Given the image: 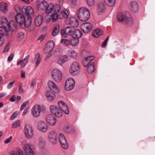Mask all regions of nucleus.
Instances as JSON below:
<instances>
[{"label":"nucleus","mask_w":155,"mask_h":155,"mask_svg":"<svg viewBox=\"0 0 155 155\" xmlns=\"http://www.w3.org/2000/svg\"><path fill=\"white\" fill-rule=\"evenodd\" d=\"M77 15L78 19L81 21H85L88 20L90 16L89 10L85 7L79 8L78 10Z\"/></svg>","instance_id":"1"},{"label":"nucleus","mask_w":155,"mask_h":155,"mask_svg":"<svg viewBox=\"0 0 155 155\" xmlns=\"http://www.w3.org/2000/svg\"><path fill=\"white\" fill-rule=\"evenodd\" d=\"M60 16L67 18H68V14L67 11L66 10L61 11L59 15Z\"/></svg>","instance_id":"40"},{"label":"nucleus","mask_w":155,"mask_h":155,"mask_svg":"<svg viewBox=\"0 0 155 155\" xmlns=\"http://www.w3.org/2000/svg\"><path fill=\"white\" fill-rule=\"evenodd\" d=\"M46 97L48 100L52 101L55 95L54 93L51 92H48L46 94Z\"/></svg>","instance_id":"36"},{"label":"nucleus","mask_w":155,"mask_h":155,"mask_svg":"<svg viewBox=\"0 0 155 155\" xmlns=\"http://www.w3.org/2000/svg\"><path fill=\"white\" fill-rule=\"evenodd\" d=\"M87 70L89 73H92L94 71V63L91 62L87 66Z\"/></svg>","instance_id":"35"},{"label":"nucleus","mask_w":155,"mask_h":155,"mask_svg":"<svg viewBox=\"0 0 155 155\" xmlns=\"http://www.w3.org/2000/svg\"><path fill=\"white\" fill-rule=\"evenodd\" d=\"M4 41V38L3 37L0 35V47L3 45Z\"/></svg>","instance_id":"54"},{"label":"nucleus","mask_w":155,"mask_h":155,"mask_svg":"<svg viewBox=\"0 0 155 155\" xmlns=\"http://www.w3.org/2000/svg\"><path fill=\"white\" fill-rule=\"evenodd\" d=\"M45 107L43 105L38 104L35 105L32 108L31 112L33 117L35 118L39 117L41 113L43 112L45 110Z\"/></svg>","instance_id":"3"},{"label":"nucleus","mask_w":155,"mask_h":155,"mask_svg":"<svg viewBox=\"0 0 155 155\" xmlns=\"http://www.w3.org/2000/svg\"><path fill=\"white\" fill-rule=\"evenodd\" d=\"M94 58V57L93 56H90L87 57L86 58V59L90 62L92 61Z\"/></svg>","instance_id":"56"},{"label":"nucleus","mask_w":155,"mask_h":155,"mask_svg":"<svg viewBox=\"0 0 155 155\" xmlns=\"http://www.w3.org/2000/svg\"><path fill=\"white\" fill-rule=\"evenodd\" d=\"M48 87L54 91L58 92L59 91V89L56 84L53 81H49L48 83Z\"/></svg>","instance_id":"19"},{"label":"nucleus","mask_w":155,"mask_h":155,"mask_svg":"<svg viewBox=\"0 0 155 155\" xmlns=\"http://www.w3.org/2000/svg\"><path fill=\"white\" fill-rule=\"evenodd\" d=\"M79 70V67L78 64L76 62H74L71 66L69 70L70 73L72 75H75L78 74Z\"/></svg>","instance_id":"12"},{"label":"nucleus","mask_w":155,"mask_h":155,"mask_svg":"<svg viewBox=\"0 0 155 155\" xmlns=\"http://www.w3.org/2000/svg\"><path fill=\"white\" fill-rule=\"evenodd\" d=\"M15 81H14L13 82H11L9 83L8 84V85L7 87L8 89H10L12 87L13 84L15 82Z\"/></svg>","instance_id":"62"},{"label":"nucleus","mask_w":155,"mask_h":155,"mask_svg":"<svg viewBox=\"0 0 155 155\" xmlns=\"http://www.w3.org/2000/svg\"><path fill=\"white\" fill-rule=\"evenodd\" d=\"M104 2L108 6L112 7L115 5V0H104Z\"/></svg>","instance_id":"37"},{"label":"nucleus","mask_w":155,"mask_h":155,"mask_svg":"<svg viewBox=\"0 0 155 155\" xmlns=\"http://www.w3.org/2000/svg\"><path fill=\"white\" fill-rule=\"evenodd\" d=\"M49 140L53 143H55L57 138V134L54 131L50 132L48 135Z\"/></svg>","instance_id":"18"},{"label":"nucleus","mask_w":155,"mask_h":155,"mask_svg":"<svg viewBox=\"0 0 155 155\" xmlns=\"http://www.w3.org/2000/svg\"><path fill=\"white\" fill-rule=\"evenodd\" d=\"M0 34L4 36H5L9 38L11 37L12 34L6 26H0Z\"/></svg>","instance_id":"11"},{"label":"nucleus","mask_w":155,"mask_h":155,"mask_svg":"<svg viewBox=\"0 0 155 155\" xmlns=\"http://www.w3.org/2000/svg\"><path fill=\"white\" fill-rule=\"evenodd\" d=\"M47 53L48 54L46 55V56L45 58V61H46V60L48 59V58H50L52 55V53L51 52H50V53Z\"/></svg>","instance_id":"57"},{"label":"nucleus","mask_w":155,"mask_h":155,"mask_svg":"<svg viewBox=\"0 0 155 155\" xmlns=\"http://www.w3.org/2000/svg\"><path fill=\"white\" fill-rule=\"evenodd\" d=\"M108 37H107L106 39L104 41L102 45V47L105 48L107 45V42L108 40Z\"/></svg>","instance_id":"55"},{"label":"nucleus","mask_w":155,"mask_h":155,"mask_svg":"<svg viewBox=\"0 0 155 155\" xmlns=\"http://www.w3.org/2000/svg\"><path fill=\"white\" fill-rule=\"evenodd\" d=\"M16 98V97L15 95H13L10 99V101L12 102H14L15 101Z\"/></svg>","instance_id":"64"},{"label":"nucleus","mask_w":155,"mask_h":155,"mask_svg":"<svg viewBox=\"0 0 155 155\" xmlns=\"http://www.w3.org/2000/svg\"><path fill=\"white\" fill-rule=\"evenodd\" d=\"M61 43L65 46H68L70 45V41L66 39H63L61 40Z\"/></svg>","instance_id":"43"},{"label":"nucleus","mask_w":155,"mask_h":155,"mask_svg":"<svg viewBox=\"0 0 155 155\" xmlns=\"http://www.w3.org/2000/svg\"><path fill=\"white\" fill-rule=\"evenodd\" d=\"M70 42V45L72 46H75L78 44L79 42V41L78 39L74 38L71 40Z\"/></svg>","instance_id":"41"},{"label":"nucleus","mask_w":155,"mask_h":155,"mask_svg":"<svg viewBox=\"0 0 155 155\" xmlns=\"http://www.w3.org/2000/svg\"><path fill=\"white\" fill-rule=\"evenodd\" d=\"M22 150L20 148H17L15 150H13L10 152V155H19Z\"/></svg>","instance_id":"33"},{"label":"nucleus","mask_w":155,"mask_h":155,"mask_svg":"<svg viewBox=\"0 0 155 155\" xmlns=\"http://www.w3.org/2000/svg\"><path fill=\"white\" fill-rule=\"evenodd\" d=\"M92 24L89 22H85L82 24L81 26V29L85 33L89 32L92 28Z\"/></svg>","instance_id":"14"},{"label":"nucleus","mask_w":155,"mask_h":155,"mask_svg":"<svg viewBox=\"0 0 155 155\" xmlns=\"http://www.w3.org/2000/svg\"><path fill=\"white\" fill-rule=\"evenodd\" d=\"M38 129L41 132L45 133L48 129V126L46 123L44 121H40L38 124Z\"/></svg>","instance_id":"13"},{"label":"nucleus","mask_w":155,"mask_h":155,"mask_svg":"<svg viewBox=\"0 0 155 155\" xmlns=\"http://www.w3.org/2000/svg\"><path fill=\"white\" fill-rule=\"evenodd\" d=\"M103 32L99 28H97L93 31L92 34L93 37L98 38L102 35Z\"/></svg>","instance_id":"28"},{"label":"nucleus","mask_w":155,"mask_h":155,"mask_svg":"<svg viewBox=\"0 0 155 155\" xmlns=\"http://www.w3.org/2000/svg\"><path fill=\"white\" fill-rule=\"evenodd\" d=\"M24 37V33L22 32L19 33L17 36V39L18 41L21 40Z\"/></svg>","instance_id":"49"},{"label":"nucleus","mask_w":155,"mask_h":155,"mask_svg":"<svg viewBox=\"0 0 155 155\" xmlns=\"http://www.w3.org/2000/svg\"><path fill=\"white\" fill-rule=\"evenodd\" d=\"M0 10L3 12H5L7 10V4L5 2L0 3Z\"/></svg>","instance_id":"34"},{"label":"nucleus","mask_w":155,"mask_h":155,"mask_svg":"<svg viewBox=\"0 0 155 155\" xmlns=\"http://www.w3.org/2000/svg\"><path fill=\"white\" fill-rule=\"evenodd\" d=\"M91 63L86 58L83 61V64L85 67L87 66Z\"/></svg>","instance_id":"53"},{"label":"nucleus","mask_w":155,"mask_h":155,"mask_svg":"<svg viewBox=\"0 0 155 155\" xmlns=\"http://www.w3.org/2000/svg\"><path fill=\"white\" fill-rule=\"evenodd\" d=\"M20 144L23 149L25 152L26 155H35L34 152L32 149V145L27 143L25 141H21Z\"/></svg>","instance_id":"6"},{"label":"nucleus","mask_w":155,"mask_h":155,"mask_svg":"<svg viewBox=\"0 0 155 155\" xmlns=\"http://www.w3.org/2000/svg\"><path fill=\"white\" fill-rule=\"evenodd\" d=\"M15 20L20 25L24 24L25 27H28L31 23V19L30 16L26 17L22 14L18 13L15 16Z\"/></svg>","instance_id":"2"},{"label":"nucleus","mask_w":155,"mask_h":155,"mask_svg":"<svg viewBox=\"0 0 155 155\" xmlns=\"http://www.w3.org/2000/svg\"><path fill=\"white\" fill-rule=\"evenodd\" d=\"M43 19V17L41 15H38L36 16L35 20V26L37 27L39 26L41 24Z\"/></svg>","instance_id":"22"},{"label":"nucleus","mask_w":155,"mask_h":155,"mask_svg":"<svg viewBox=\"0 0 155 155\" xmlns=\"http://www.w3.org/2000/svg\"><path fill=\"white\" fill-rule=\"evenodd\" d=\"M51 76L53 79L57 82H60L62 78V74L61 71L56 68L53 69L52 71Z\"/></svg>","instance_id":"7"},{"label":"nucleus","mask_w":155,"mask_h":155,"mask_svg":"<svg viewBox=\"0 0 155 155\" xmlns=\"http://www.w3.org/2000/svg\"><path fill=\"white\" fill-rule=\"evenodd\" d=\"M59 32V25H57L55 26L52 32V35L53 36H55L57 35Z\"/></svg>","instance_id":"38"},{"label":"nucleus","mask_w":155,"mask_h":155,"mask_svg":"<svg viewBox=\"0 0 155 155\" xmlns=\"http://www.w3.org/2000/svg\"><path fill=\"white\" fill-rule=\"evenodd\" d=\"M54 45V42L52 41H50L48 42L46 46L52 50H53Z\"/></svg>","instance_id":"42"},{"label":"nucleus","mask_w":155,"mask_h":155,"mask_svg":"<svg viewBox=\"0 0 155 155\" xmlns=\"http://www.w3.org/2000/svg\"><path fill=\"white\" fill-rule=\"evenodd\" d=\"M2 20H4L5 21H2L1 22L2 23H4L5 22L6 24V26L9 30L11 31L12 34L13 31L15 30L17 27L16 23L13 20H11L8 22L7 18L5 17H3L2 18Z\"/></svg>","instance_id":"8"},{"label":"nucleus","mask_w":155,"mask_h":155,"mask_svg":"<svg viewBox=\"0 0 155 155\" xmlns=\"http://www.w3.org/2000/svg\"><path fill=\"white\" fill-rule=\"evenodd\" d=\"M54 5L52 3L49 4L46 7L45 13L47 14L50 13L54 10Z\"/></svg>","instance_id":"29"},{"label":"nucleus","mask_w":155,"mask_h":155,"mask_svg":"<svg viewBox=\"0 0 155 155\" xmlns=\"http://www.w3.org/2000/svg\"><path fill=\"white\" fill-rule=\"evenodd\" d=\"M12 138V137L10 136L9 138H8L5 140L4 142L5 143L7 144L9 143V142H10Z\"/></svg>","instance_id":"60"},{"label":"nucleus","mask_w":155,"mask_h":155,"mask_svg":"<svg viewBox=\"0 0 155 155\" xmlns=\"http://www.w3.org/2000/svg\"><path fill=\"white\" fill-rule=\"evenodd\" d=\"M61 9V6L58 4H55L54 5V11L56 12H59Z\"/></svg>","instance_id":"48"},{"label":"nucleus","mask_w":155,"mask_h":155,"mask_svg":"<svg viewBox=\"0 0 155 155\" xmlns=\"http://www.w3.org/2000/svg\"><path fill=\"white\" fill-rule=\"evenodd\" d=\"M58 106L66 114H68L69 113V110L68 107L66 104L63 101H60L58 103Z\"/></svg>","instance_id":"17"},{"label":"nucleus","mask_w":155,"mask_h":155,"mask_svg":"<svg viewBox=\"0 0 155 155\" xmlns=\"http://www.w3.org/2000/svg\"><path fill=\"white\" fill-rule=\"evenodd\" d=\"M75 84L74 80L71 78H68L65 81L64 88L65 90L69 91L72 89L74 87Z\"/></svg>","instance_id":"9"},{"label":"nucleus","mask_w":155,"mask_h":155,"mask_svg":"<svg viewBox=\"0 0 155 155\" xmlns=\"http://www.w3.org/2000/svg\"><path fill=\"white\" fill-rule=\"evenodd\" d=\"M17 113L16 112L14 113L12 115L10 119L11 120H13L15 119L17 117Z\"/></svg>","instance_id":"59"},{"label":"nucleus","mask_w":155,"mask_h":155,"mask_svg":"<svg viewBox=\"0 0 155 155\" xmlns=\"http://www.w3.org/2000/svg\"><path fill=\"white\" fill-rule=\"evenodd\" d=\"M50 108L51 112L57 117H60L62 116V111L59 107L54 105H51Z\"/></svg>","instance_id":"10"},{"label":"nucleus","mask_w":155,"mask_h":155,"mask_svg":"<svg viewBox=\"0 0 155 155\" xmlns=\"http://www.w3.org/2000/svg\"><path fill=\"white\" fill-rule=\"evenodd\" d=\"M28 104V101H26L23 103L21 106L20 108V110L21 111L22 110L27 106Z\"/></svg>","instance_id":"50"},{"label":"nucleus","mask_w":155,"mask_h":155,"mask_svg":"<svg viewBox=\"0 0 155 155\" xmlns=\"http://www.w3.org/2000/svg\"><path fill=\"white\" fill-rule=\"evenodd\" d=\"M68 54L70 56L73 58H75L76 56V53L74 51H70L68 52Z\"/></svg>","instance_id":"47"},{"label":"nucleus","mask_w":155,"mask_h":155,"mask_svg":"<svg viewBox=\"0 0 155 155\" xmlns=\"http://www.w3.org/2000/svg\"><path fill=\"white\" fill-rule=\"evenodd\" d=\"M15 10L17 12H21V7L19 5H16L15 7Z\"/></svg>","instance_id":"58"},{"label":"nucleus","mask_w":155,"mask_h":155,"mask_svg":"<svg viewBox=\"0 0 155 155\" xmlns=\"http://www.w3.org/2000/svg\"><path fill=\"white\" fill-rule=\"evenodd\" d=\"M130 9L133 12H135L138 10V7L137 2L135 1H132L130 3Z\"/></svg>","instance_id":"23"},{"label":"nucleus","mask_w":155,"mask_h":155,"mask_svg":"<svg viewBox=\"0 0 155 155\" xmlns=\"http://www.w3.org/2000/svg\"><path fill=\"white\" fill-rule=\"evenodd\" d=\"M87 2L88 5L91 7L93 6L95 3L94 0H87Z\"/></svg>","instance_id":"46"},{"label":"nucleus","mask_w":155,"mask_h":155,"mask_svg":"<svg viewBox=\"0 0 155 155\" xmlns=\"http://www.w3.org/2000/svg\"><path fill=\"white\" fill-rule=\"evenodd\" d=\"M104 6L102 3H101L98 6L97 11L99 15H101L103 14L104 12Z\"/></svg>","instance_id":"30"},{"label":"nucleus","mask_w":155,"mask_h":155,"mask_svg":"<svg viewBox=\"0 0 155 155\" xmlns=\"http://www.w3.org/2000/svg\"><path fill=\"white\" fill-rule=\"evenodd\" d=\"M117 18L120 22H122L125 20L126 23L127 24L131 25L132 23L131 16L128 12L119 13L118 15Z\"/></svg>","instance_id":"4"},{"label":"nucleus","mask_w":155,"mask_h":155,"mask_svg":"<svg viewBox=\"0 0 155 155\" xmlns=\"http://www.w3.org/2000/svg\"><path fill=\"white\" fill-rule=\"evenodd\" d=\"M29 58V55H27L23 60H21L19 61H18L17 63V65H20V64L21 63V69L24 68L26 65L27 64Z\"/></svg>","instance_id":"21"},{"label":"nucleus","mask_w":155,"mask_h":155,"mask_svg":"<svg viewBox=\"0 0 155 155\" xmlns=\"http://www.w3.org/2000/svg\"><path fill=\"white\" fill-rule=\"evenodd\" d=\"M20 125V121L18 120L14 122L12 125V128H16L19 127Z\"/></svg>","instance_id":"44"},{"label":"nucleus","mask_w":155,"mask_h":155,"mask_svg":"<svg viewBox=\"0 0 155 155\" xmlns=\"http://www.w3.org/2000/svg\"><path fill=\"white\" fill-rule=\"evenodd\" d=\"M74 29L72 27H67L65 29V33L68 36L71 35L72 36Z\"/></svg>","instance_id":"32"},{"label":"nucleus","mask_w":155,"mask_h":155,"mask_svg":"<svg viewBox=\"0 0 155 155\" xmlns=\"http://www.w3.org/2000/svg\"><path fill=\"white\" fill-rule=\"evenodd\" d=\"M26 14L28 16L30 17V16L33 15L34 14V10L33 8L31 6H29L25 8Z\"/></svg>","instance_id":"27"},{"label":"nucleus","mask_w":155,"mask_h":155,"mask_svg":"<svg viewBox=\"0 0 155 155\" xmlns=\"http://www.w3.org/2000/svg\"><path fill=\"white\" fill-rule=\"evenodd\" d=\"M68 23L72 26L75 27H78L79 24L78 20L74 17L69 18Z\"/></svg>","instance_id":"20"},{"label":"nucleus","mask_w":155,"mask_h":155,"mask_svg":"<svg viewBox=\"0 0 155 155\" xmlns=\"http://www.w3.org/2000/svg\"><path fill=\"white\" fill-rule=\"evenodd\" d=\"M52 50L46 46V47L44 49V53L46 54L47 53L51 52Z\"/></svg>","instance_id":"51"},{"label":"nucleus","mask_w":155,"mask_h":155,"mask_svg":"<svg viewBox=\"0 0 155 155\" xmlns=\"http://www.w3.org/2000/svg\"><path fill=\"white\" fill-rule=\"evenodd\" d=\"M35 58L36 61L35 66L36 67H37L40 63L41 60V58L40 57V55L39 53H38L36 54L35 56Z\"/></svg>","instance_id":"39"},{"label":"nucleus","mask_w":155,"mask_h":155,"mask_svg":"<svg viewBox=\"0 0 155 155\" xmlns=\"http://www.w3.org/2000/svg\"><path fill=\"white\" fill-rule=\"evenodd\" d=\"M82 35L81 32L79 30L74 29V31L72 33V37L74 38H80Z\"/></svg>","instance_id":"25"},{"label":"nucleus","mask_w":155,"mask_h":155,"mask_svg":"<svg viewBox=\"0 0 155 155\" xmlns=\"http://www.w3.org/2000/svg\"><path fill=\"white\" fill-rule=\"evenodd\" d=\"M65 29H62L61 30V34L62 36L64 38H67L68 36V35L65 33Z\"/></svg>","instance_id":"52"},{"label":"nucleus","mask_w":155,"mask_h":155,"mask_svg":"<svg viewBox=\"0 0 155 155\" xmlns=\"http://www.w3.org/2000/svg\"><path fill=\"white\" fill-rule=\"evenodd\" d=\"M46 121L51 126H53L55 125L56 123V119L52 114H49L46 116Z\"/></svg>","instance_id":"16"},{"label":"nucleus","mask_w":155,"mask_h":155,"mask_svg":"<svg viewBox=\"0 0 155 155\" xmlns=\"http://www.w3.org/2000/svg\"><path fill=\"white\" fill-rule=\"evenodd\" d=\"M58 15L57 13L53 14L52 16V21L53 22H55L58 18Z\"/></svg>","instance_id":"45"},{"label":"nucleus","mask_w":155,"mask_h":155,"mask_svg":"<svg viewBox=\"0 0 155 155\" xmlns=\"http://www.w3.org/2000/svg\"><path fill=\"white\" fill-rule=\"evenodd\" d=\"M45 38V36L43 35H40L38 39V40H40V41H42Z\"/></svg>","instance_id":"61"},{"label":"nucleus","mask_w":155,"mask_h":155,"mask_svg":"<svg viewBox=\"0 0 155 155\" xmlns=\"http://www.w3.org/2000/svg\"><path fill=\"white\" fill-rule=\"evenodd\" d=\"M24 133L27 138H32L34 134L32 127L28 124H26L24 128Z\"/></svg>","instance_id":"5"},{"label":"nucleus","mask_w":155,"mask_h":155,"mask_svg":"<svg viewBox=\"0 0 155 155\" xmlns=\"http://www.w3.org/2000/svg\"><path fill=\"white\" fill-rule=\"evenodd\" d=\"M48 5V3L47 1L45 0L41 1L39 3L38 8L41 11H43L46 9V8Z\"/></svg>","instance_id":"26"},{"label":"nucleus","mask_w":155,"mask_h":155,"mask_svg":"<svg viewBox=\"0 0 155 155\" xmlns=\"http://www.w3.org/2000/svg\"><path fill=\"white\" fill-rule=\"evenodd\" d=\"M68 60L67 57L64 55L61 57L59 59L58 61V63L60 65L66 62Z\"/></svg>","instance_id":"31"},{"label":"nucleus","mask_w":155,"mask_h":155,"mask_svg":"<svg viewBox=\"0 0 155 155\" xmlns=\"http://www.w3.org/2000/svg\"><path fill=\"white\" fill-rule=\"evenodd\" d=\"M14 57L13 54H11L8 58V61H11L13 59Z\"/></svg>","instance_id":"63"},{"label":"nucleus","mask_w":155,"mask_h":155,"mask_svg":"<svg viewBox=\"0 0 155 155\" xmlns=\"http://www.w3.org/2000/svg\"><path fill=\"white\" fill-rule=\"evenodd\" d=\"M38 147L40 149L44 148L45 145V142L42 137H39L38 139Z\"/></svg>","instance_id":"24"},{"label":"nucleus","mask_w":155,"mask_h":155,"mask_svg":"<svg viewBox=\"0 0 155 155\" xmlns=\"http://www.w3.org/2000/svg\"><path fill=\"white\" fill-rule=\"evenodd\" d=\"M59 140L61 146L63 148L66 149L68 148V144L63 134H60L59 136Z\"/></svg>","instance_id":"15"}]
</instances>
